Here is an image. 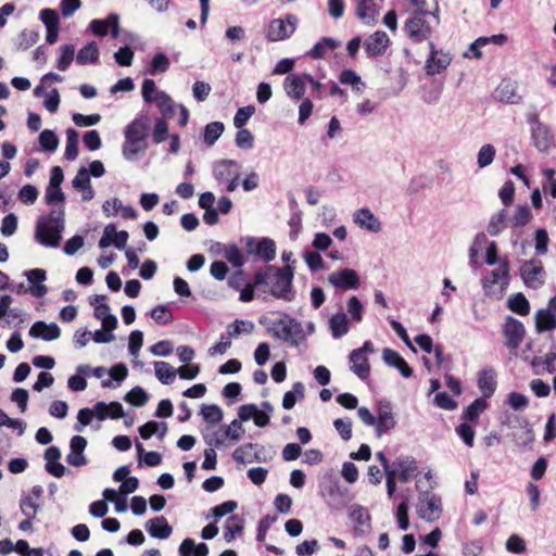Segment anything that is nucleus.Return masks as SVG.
I'll list each match as a JSON object with an SVG mask.
<instances>
[{"instance_id": "obj_1", "label": "nucleus", "mask_w": 556, "mask_h": 556, "mask_svg": "<svg viewBox=\"0 0 556 556\" xmlns=\"http://www.w3.org/2000/svg\"><path fill=\"white\" fill-rule=\"evenodd\" d=\"M64 230L63 211H51L49 215L40 216L35 228V240L47 248L59 247Z\"/></svg>"}, {"instance_id": "obj_2", "label": "nucleus", "mask_w": 556, "mask_h": 556, "mask_svg": "<svg viewBox=\"0 0 556 556\" xmlns=\"http://www.w3.org/2000/svg\"><path fill=\"white\" fill-rule=\"evenodd\" d=\"M148 122L144 118L134 119L125 128V141L123 143L122 152L126 160L134 161L140 154L144 153L147 143Z\"/></svg>"}, {"instance_id": "obj_3", "label": "nucleus", "mask_w": 556, "mask_h": 556, "mask_svg": "<svg viewBox=\"0 0 556 556\" xmlns=\"http://www.w3.org/2000/svg\"><path fill=\"white\" fill-rule=\"evenodd\" d=\"M509 261L504 257L500 261V266L491 270L482 279V289L485 295L501 299L509 286Z\"/></svg>"}, {"instance_id": "obj_4", "label": "nucleus", "mask_w": 556, "mask_h": 556, "mask_svg": "<svg viewBox=\"0 0 556 556\" xmlns=\"http://www.w3.org/2000/svg\"><path fill=\"white\" fill-rule=\"evenodd\" d=\"M43 488L34 485L28 493L22 494L20 498V510L24 519L20 522L18 529L23 532L33 530V521L41 508Z\"/></svg>"}, {"instance_id": "obj_5", "label": "nucleus", "mask_w": 556, "mask_h": 556, "mask_svg": "<svg viewBox=\"0 0 556 556\" xmlns=\"http://www.w3.org/2000/svg\"><path fill=\"white\" fill-rule=\"evenodd\" d=\"M519 273L527 288L538 290L545 283L546 273L541 260L531 258L523 261Z\"/></svg>"}, {"instance_id": "obj_6", "label": "nucleus", "mask_w": 556, "mask_h": 556, "mask_svg": "<svg viewBox=\"0 0 556 556\" xmlns=\"http://www.w3.org/2000/svg\"><path fill=\"white\" fill-rule=\"evenodd\" d=\"M213 175L219 184L227 186V191L232 192L238 187L240 166L235 161L223 160L214 165Z\"/></svg>"}, {"instance_id": "obj_7", "label": "nucleus", "mask_w": 556, "mask_h": 556, "mask_svg": "<svg viewBox=\"0 0 556 556\" xmlns=\"http://www.w3.org/2000/svg\"><path fill=\"white\" fill-rule=\"evenodd\" d=\"M426 13L415 14L404 23L403 30L415 43L429 40L432 34L431 26L426 22Z\"/></svg>"}, {"instance_id": "obj_8", "label": "nucleus", "mask_w": 556, "mask_h": 556, "mask_svg": "<svg viewBox=\"0 0 556 556\" xmlns=\"http://www.w3.org/2000/svg\"><path fill=\"white\" fill-rule=\"evenodd\" d=\"M245 251L249 255L257 257L264 262L273 261L276 256V243L268 238L256 239L248 237L243 239Z\"/></svg>"}, {"instance_id": "obj_9", "label": "nucleus", "mask_w": 556, "mask_h": 556, "mask_svg": "<svg viewBox=\"0 0 556 556\" xmlns=\"http://www.w3.org/2000/svg\"><path fill=\"white\" fill-rule=\"evenodd\" d=\"M328 282L342 290H357L361 287V278L356 270L342 268L333 271L327 277Z\"/></svg>"}, {"instance_id": "obj_10", "label": "nucleus", "mask_w": 556, "mask_h": 556, "mask_svg": "<svg viewBox=\"0 0 556 556\" xmlns=\"http://www.w3.org/2000/svg\"><path fill=\"white\" fill-rule=\"evenodd\" d=\"M442 511L441 498L435 494L425 493L419 496L417 513L427 521H434L440 518Z\"/></svg>"}, {"instance_id": "obj_11", "label": "nucleus", "mask_w": 556, "mask_h": 556, "mask_svg": "<svg viewBox=\"0 0 556 556\" xmlns=\"http://www.w3.org/2000/svg\"><path fill=\"white\" fill-rule=\"evenodd\" d=\"M280 339L288 342L292 346H299L305 340V333L301 323L293 318L285 316L280 318Z\"/></svg>"}, {"instance_id": "obj_12", "label": "nucleus", "mask_w": 556, "mask_h": 556, "mask_svg": "<svg viewBox=\"0 0 556 556\" xmlns=\"http://www.w3.org/2000/svg\"><path fill=\"white\" fill-rule=\"evenodd\" d=\"M506 338V346L510 350H517L526 334L523 324L513 316H507L503 328Z\"/></svg>"}, {"instance_id": "obj_13", "label": "nucleus", "mask_w": 556, "mask_h": 556, "mask_svg": "<svg viewBox=\"0 0 556 556\" xmlns=\"http://www.w3.org/2000/svg\"><path fill=\"white\" fill-rule=\"evenodd\" d=\"M396 420L389 401H380L376 417V434L381 437L383 433L394 429Z\"/></svg>"}, {"instance_id": "obj_14", "label": "nucleus", "mask_w": 556, "mask_h": 556, "mask_svg": "<svg viewBox=\"0 0 556 556\" xmlns=\"http://www.w3.org/2000/svg\"><path fill=\"white\" fill-rule=\"evenodd\" d=\"M535 329L539 333L556 329V295L548 301L547 307L535 313Z\"/></svg>"}, {"instance_id": "obj_15", "label": "nucleus", "mask_w": 556, "mask_h": 556, "mask_svg": "<svg viewBox=\"0 0 556 556\" xmlns=\"http://www.w3.org/2000/svg\"><path fill=\"white\" fill-rule=\"evenodd\" d=\"M418 469L417 460L410 455L399 456L391 466V471L401 482H408Z\"/></svg>"}, {"instance_id": "obj_16", "label": "nucleus", "mask_w": 556, "mask_h": 556, "mask_svg": "<svg viewBox=\"0 0 556 556\" xmlns=\"http://www.w3.org/2000/svg\"><path fill=\"white\" fill-rule=\"evenodd\" d=\"M105 299V295H94L90 304L94 306V317L101 320L102 327L106 330H114L117 325V318L111 314Z\"/></svg>"}, {"instance_id": "obj_17", "label": "nucleus", "mask_w": 556, "mask_h": 556, "mask_svg": "<svg viewBox=\"0 0 556 556\" xmlns=\"http://www.w3.org/2000/svg\"><path fill=\"white\" fill-rule=\"evenodd\" d=\"M390 43V38L383 30H377L370 35L364 46L367 56L378 58L386 53Z\"/></svg>"}, {"instance_id": "obj_18", "label": "nucleus", "mask_w": 556, "mask_h": 556, "mask_svg": "<svg viewBox=\"0 0 556 556\" xmlns=\"http://www.w3.org/2000/svg\"><path fill=\"white\" fill-rule=\"evenodd\" d=\"M87 447V440L81 435H74L70 442V453L66 456V462L73 467H81L87 464V458L84 454Z\"/></svg>"}, {"instance_id": "obj_19", "label": "nucleus", "mask_w": 556, "mask_h": 556, "mask_svg": "<svg viewBox=\"0 0 556 556\" xmlns=\"http://www.w3.org/2000/svg\"><path fill=\"white\" fill-rule=\"evenodd\" d=\"M25 277L29 283L28 292L35 298H42L47 294L48 288L45 285L47 279L46 270L35 268L25 271Z\"/></svg>"}, {"instance_id": "obj_20", "label": "nucleus", "mask_w": 556, "mask_h": 556, "mask_svg": "<svg viewBox=\"0 0 556 556\" xmlns=\"http://www.w3.org/2000/svg\"><path fill=\"white\" fill-rule=\"evenodd\" d=\"M102 210L108 217L119 214L121 217L124 219L137 218V212L135 211V208L130 205H123L122 201L118 198L106 200L102 204Z\"/></svg>"}, {"instance_id": "obj_21", "label": "nucleus", "mask_w": 556, "mask_h": 556, "mask_svg": "<svg viewBox=\"0 0 556 556\" xmlns=\"http://www.w3.org/2000/svg\"><path fill=\"white\" fill-rule=\"evenodd\" d=\"M89 27L94 35L104 36L111 30L112 37L116 38L119 31V17L117 14H110L105 20L91 21Z\"/></svg>"}, {"instance_id": "obj_22", "label": "nucleus", "mask_w": 556, "mask_h": 556, "mask_svg": "<svg viewBox=\"0 0 556 556\" xmlns=\"http://www.w3.org/2000/svg\"><path fill=\"white\" fill-rule=\"evenodd\" d=\"M31 338H40L45 341H53L60 338L61 329L55 323L46 324L45 321H36L29 329Z\"/></svg>"}, {"instance_id": "obj_23", "label": "nucleus", "mask_w": 556, "mask_h": 556, "mask_svg": "<svg viewBox=\"0 0 556 556\" xmlns=\"http://www.w3.org/2000/svg\"><path fill=\"white\" fill-rule=\"evenodd\" d=\"M146 530L152 538L159 540H165L169 538L173 532L172 526L163 516L149 519L146 522Z\"/></svg>"}, {"instance_id": "obj_24", "label": "nucleus", "mask_w": 556, "mask_h": 556, "mask_svg": "<svg viewBox=\"0 0 556 556\" xmlns=\"http://www.w3.org/2000/svg\"><path fill=\"white\" fill-rule=\"evenodd\" d=\"M382 359L388 366L396 368L404 378L413 376V369L396 351L389 348L383 349Z\"/></svg>"}, {"instance_id": "obj_25", "label": "nucleus", "mask_w": 556, "mask_h": 556, "mask_svg": "<svg viewBox=\"0 0 556 556\" xmlns=\"http://www.w3.org/2000/svg\"><path fill=\"white\" fill-rule=\"evenodd\" d=\"M238 416L241 422L253 419L254 424L258 427H264L269 421L268 415L265 412L258 409V407L254 404L242 405L239 408Z\"/></svg>"}, {"instance_id": "obj_26", "label": "nucleus", "mask_w": 556, "mask_h": 556, "mask_svg": "<svg viewBox=\"0 0 556 556\" xmlns=\"http://www.w3.org/2000/svg\"><path fill=\"white\" fill-rule=\"evenodd\" d=\"M351 370L362 380L369 377L370 366L367 356L361 350H353L349 356Z\"/></svg>"}, {"instance_id": "obj_27", "label": "nucleus", "mask_w": 556, "mask_h": 556, "mask_svg": "<svg viewBox=\"0 0 556 556\" xmlns=\"http://www.w3.org/2000/svg\"><path fill=\"white\" fill-rule=\"evenodd\" d=\"M73 187L81 192L83 201H90L94 197V190L91 187L90 177L87 168L81 167L72 181Z\"/></svg>"}, {"instance_id": "obj_28", "label": "nucleus", "mask_w": 556, "mask_h": 556, "mask_svg": "<svg viewBox=\"0 0 556 556\" xmlns=\"http://www.w3.org/2000/svg\"><path fill=\"white\" fill-rule=\"evenodd\" d=\"M354 222L363 229L371 232L381 230V223L368 208H359L354 213Z\"/></svg>"}, {"instance_id": "obj_29", "label": "nucleus", "mask_w": 556, "mask_h": 556, "mask_svg": "<svg viewBox=\"0 0 556 556\" xmlns=\"http://www.w3.org/2000/svg\"><path fill=\"white\" fill-rule=\"evenodd\" d=\"M306 78L304 75H289L283 83L286 93L295 100H300L305 93Z\"/></svg>"}, {"instance_id": "obj_30", "label": "nucleus", "mask_w": 556, "mask_h": 556, "mask_svg": "<svg viewBox=\"0 0 556 556\" xmlns=\"http://www.w3.org/2000/svg\"><path fill=\"white\" fill-rule=\"evenodd\" d=\"M534 146L540 151H547L553 142V137L546 125L538 123L531 127Z\"/></svg>"}, {"instance_id": "obj_31", "label": "nucleus", "mask_w": 556, "mask_h": 556, "mask_svg": "<svg viewBox=\"0 0 556 556\" xmlns=\"http://www.w3.org/2000/svg\"><path fill=\"white\" fill-rule=\"evenodd\" d=\"M496 374L494 369L486 368L478 374V388L484 397H491L496 390Z\"/></svg>"}, {"instance_id": "obj_32", "label": "nucleus", "mask_w": 556, "mask_h": 556, "mask_svg": "<svg viewBox=\"0 0 556 556\" xmlns=\"http://www.w3.org/2000/svg\"><path fill=\"white\" fill-rule=\"evenodd\" d=\"M225 428H218L217 426L204 427L202 429V435L205 443L212 448L220 447L226 444L227 435Z\"/></svg>"}, {"instance_id": "obj_33", "label": "nucleus", "mask_w": 556, "mask_h": 556, "mask_svg": "<svg viewBox=\"0 0 556 556\" xmlns=\"http://www.w3.org/2000/svg\"><path fill=\"white\" fill-rule=\"evenodd\" d=\"M452 58L448 53H444L442 51L439 52L438 55L428 58L425 64V71L428 75L434 76L440 74L442 71L447 68L451 64Z\"/></svg>"}, {"instance_id": "obj_34", "label": "nucleus", "mask_w": 556, "mask_h": 556, "mask_svg": "<svg viewBox=\"0 0 556 556\" xmlns=\"http://www.w3.org/2000/svg\"><path fill=\"white\" fill-rule=\"evenodd\" d=\"M199 414L205 427L218 426L224 418V412L216 404H202Z\"/></svg>"}, {"instance_id": "obj_35", "label": "nucleus", "mask_w": 556, "mask_h": 556, "mask_svg": "<svg viewBox=\"0 0 556 556\" xmlns=\"http://www.w3.org/2000/svg\"><path fill=\"white\" fill-rule=\"evenodd\" d=\"M494 97L501 101L506 103H518L520 101V97L517 94L516 86L511 81H502L497 88L495 89Z\"/></svg>"}, {"instance_id": "obj_36", "label": "nucleus", "mask_w": 556, "mask_h": 556, "mask_svg": "<svg viewBox=\"0 0 556 556\" xmlns=\"http://www.w3.org/2000/svg\"><path fill=\"white\" fill-rule=\"evenodd\" d=\"M339 46H340V41H338L333 38H330V37H323L307 52V55L315 60L324 59L328 51L334 50Z\"/></svg>"}, {"instance_id": "obj_37", "label": "nucleus", "mask_w": 556, "mask_h": 556, "mask_svg": "<svg viewBox=\"0 0 556 556\" xmlns=\"http://www.w3.org/2000/svg\"><path fill=\"white\" fill-rule=\"evenodd\" d=\"M355 14L366 25L376 23V10L372 0H356Z\"/></svg>"}, {"instance_id": "obj_38", "label": "nucleus", "mask_w": 556, "mask_h": 556, "mask_svg": "<svg viewBox=\"0 0 556 556\" xmlns=\"http://www.w3.org/2000/svg\"><path fill=\"white\" fill-rule=\"evenodd\" d=\"M329 328L333 338L339 339L349 332V319L345 313L333 314L329 319Z\"/></svg>"}, {"instance_id": "obj_39", "label": "nucleus", "mask_w": 556, "mask_h": 556, "mask_svg": "<svg viewBox=\"0 0 556 556\" xmlns=\"http://www.w3.org/2000/svg\"><path fill=\"white\" fill-rule=\"evenodd\" d=\"M507 219L508 214L505 208L493 214L486 227L488 233L492 237L498 236L506 228Z\"/></svg>"}, {"instance_id": "obj_40", "label": "nucleus", "mask_w": 556, "mask_h": 556, "mask_svg": "<svg viewBox=\"0 0 556 556\" xmlns=\"http://www.w3.org/2000/svg\"><path fill=\"white\" fill-rule=\"evenodd\" d=\"M243 527H244V522L239 516L233 515V516L229 517L225 523V531H224L225 541L227 543H230L236 539V536L241 535L243 532Z\"/></svg>"}, {"instance_id": "obj_41", "label": "nucleus", "mask_w": 556, "mask_h": 556, "mask_svg": "<svg viewBox=\"0 0 556 556\" xmlns=\"http://www.w3.org/2000/svg\"><path fill=\"white\" fill-rule=\"evenodd\" d=\"M531 366L536 375L541 372L540 367L548 374H554L556 371V353L551 352L544 356H535L531 361Z\"/></svg>"}, {"instance_id": "obj_42", "label": "nucleus", "mask_w": 556, "mask_h": 556, "mask_svg": "<svg viewBox=\"0 0 556 556\" xmlns=\"http://www.w3.org/2000/svg\"><path fill=\"white\" fill-rule=\"evenodd\" d=\"M507 307L521 316H527L530 313V303L521 292L514 293L508 298Z\"/></svg>"}, {"instance_id": "obj_43", "label": "nucleus", "mask_w": 556, "mask_h": 556, "mask_svg": "<svg viewBox=\"0 0 556 556\" xmlns=\"http://www.w3.org/2000/svg\"><path fill=\"white\" fill-rule=\"evenodd\" d=\"M99 59V49L96 42H89L83 47L77 55L76 62L79 65L94 64Z\"/></svg>"}, {"instance_id": "obj_44", "label": "nucleus", "mask_w": 556, "mask_h": 556, "mask_svg": "<svg viewBox=\"0 0 556 556\" xmlns=\"http://www.w3.org/2000/svg\"><path fill=\"white\" fill-rule=\"evenodd\" d=\"M305 396V388L302 382H295L292 390L285 393L282 399V407L291 409L294 407L298 401L303 400Z\"/></svg>"}, {"instance_id": "obj_45", "label": "nucleus", "mask_w": 556, "mask_h": 556, "mask_svg": "<svg viewBox=\"0 0 556 556\" xmlns=\"http://www.w3.org/2000/svg\"><path fill=\"white\" fill-rule=\"evenodd\" d=\"M154 370L156 378L163 384L173 383L177 375V370H175L170 364L162 361L154 362Z\"/></svg>"}, {"instance_id": "obj_46", "label": "nucleus", "mask_w": 556, "mask_h": 556, "mask_svg": "<svg viewBox=\"0 0 556 556\" xmlns=\"http://www.w3.org/2000/svg\"><path fill=\"white\" fill-rule=\"evenodd\" d=\"M154 103L165 118H170L175 114V102L166 92L157 93Z\"/></svg>"}, {"instance_id": "obj_47", "label": "nucleus", "mask_w": 556, "mask_h": 556, "mask_svg": "<svg viewBox=\"0 0 556 556\" xmlns=\"http://www.w3.org/2000/svg\"><path fill=\"white\" fill-rule=\"evenodd\" d=\"M60 56L56 62L59 71H66L75 56V47L73 45H63L59 48Z\"/></svg>"}, {"instance_id": "obj_48", "label": "nucleus", "mask_w": 556, "mask_h": 556, "mask_svg": "<svg viewBox=\"0 0 556 556\" xmlns=\"http://www.w3.org/2000/svg\"><path fill=\"white\" fill-rule=\"evenodd\" d=\"M532 219V213L528 205H518L510 219L511 224L516 228L525 227Z\"/></svg>"}, {"instance_id": "obj_49", "label": "nucleus", "mask_w": 556, "mask_h": 556, "mask_svg": "<svg viewBox=\"0 0 556 556\" xmlns=\"http://www.w3.org/2000/svg\"><path fill=\"white\" fill-rule=\"evenodd\" d=\"M78 155V132L75 129L66 130L65 157L74 161Z\"/></svg>"}, {"instance_id": "obj_50", "label": "nucleus", "mask_w": 556, "mask_h": 556, "mask_svg": "<svg viewBox=\"0 0 556 556\" xmlns=\"http://www.w3.org/2000/svg\"><path fill=\"white\" fill-rule=\"evenodd\" d=\"M38 140L41 149L47 152H54L59 147V138L55 132L50 129H45L39 135Z\"/></svg>"}, {"instance_id": "obj_51", "label": "nucleus", "mask_w": 556, "mask_h": 556, "mask_svg": "<svg viewBox=\"0 0 556 556\" xmlns=\"http://www.w3.org/2000/svg\"><path fill=\"white\" fill-rule=\"evenodd\" d=\"M496 149L493 144L486 143L483 144L477 155V164L479 168H484L489 166L495 157Z\"/></svg>"}, {"instance_id": "obj_52", "label": "nucleus", "mask_w": 556, "mask_h": 556, "mask_svg": "<svg viewBox=\"0 0 556 556\" xmlns=\"http://www.w3.org/2000/svg\"><path fill=\"white\" fill-rule=\"evenodd\" d=\"M485 408L486 402L483 399H477L464 410L463 418L469 421H477Z\"/></svg>"}, {"instance_id": "obj_53", "label": "nucleus", "mask_w": 556, "mask_h": 556, "mask_svg": "<svg viewBox=\"0 0 556 556\" xmlns=\"http://www.w3.org/2000/svg\"><path fill=\"white\" fill-rule=\"evenodd\" d=\"M224 132V124L220 122H212L205 126L204 141L207 146H213Z\"/></svg>"}, {"instance_id": "obj_54", "label": "nucleus", "mask_w": 556, "mask_h": 556, "mask_svg": "<svg viewBox=\"0 0 556 556\" xmlns=\"http://www.w3.org/2000/svg\"><path fill=\"white\" fill-rule=\"evenodd\" d=\"M157 428H162L160 438H163L167 432V426L165 422L149 421L139 428V433L142 439L148 440L154 433H157Z\"/></svg>"}, {"instance_id": "obj_55", "label": "nucleus", "mask_w": 556, "mask_h": 556, "mask_svg": "<svg viewBox=\"0 0 556 556\" xmlns=\"http://www.w3.org/2000/svg\"><path fill=\"white\" fill-rule=\"evenodd\" d=\"M346 309L352 320L359 323L363 319L364 305L356 295H352L349 298L346 302Z\"/></svg>"}, {"instance_id": "obj_56", "label": "nucleus", "mask_w": 556, "mask_h": 556, "mask_svg": "<svg viewBox=\"0 0 556 556\" xmlns=\"http://www.w3.org/2000/svg\"><path fill=\"white\" fill-rule=\"evenodd\" d=\"M298 25L296 16L289 14L285 20H280V40L291 37Z\"/></svg>"}, {"instance_id": "obj_57", "label": "nucleus", "mask_w": 556, "mask_h": 556, "mask_svg": "<svg viewBox=\"0 0 556 556\" xmlns=\"http://www.w3.org/2000/svg\"><path fill=\"white\" fill-rule=\"evenodd\" d=\"M40 20L47 29H59L60 17L55 10L43 9L40 11Z\"/></svg>"}, {"instance_id": "obj_58", "label": "nucleus", "mask_w": 556, "mask_h": 556, "mask_svg": "<svg viewBox=\"0 0 556 556\" xmlns=\"http://www.w3.org/2000/svg\"><path fill=\"white\" fill-rule=\"evenodd\" d=\"M254 113H255V108L253 105H247V106L238 109V111L233 117L235 127L242 128Z\"/></svg>"}, {"instance_id": "obj_59", "label": "nucleus", "mask_w": 556, "mask_h": 556, "mask_svg": "<svg viewBox=\"0 0 556 556\" xmlns=\"http://www.w3.org/2000/svg\"><path fill=\"white\" fill-rule=\"evenodd\" d=\"M151 317L161 325L169 324L173 319L172 312L166 305H157L151 311Z\"/></svg>"}, {"instance_id": "obj_60", "label": "nucleus", "mask_w": 556, "mask_h": 556, "mask_svg": "<svg viewBox=\"0 0 556 556\" xmlns=\"http://www.w3.org/2000/svg\"><path fill=\"white\" fill-rule=\"evenodd\" d=\"M225 431L227 439L231 442L239 441L244 434L242 422L237 419L232 420L228 426H226Z\"/></svg>"}, {"instance_id": "obj_61", "label": "nucleus", "mask_w": 556, "mask_h": 556, "mask_svg": "<svg viewBox=\"0 0 556 556\" xmlns=\"http://www.w3.org/2000/svg\"><path fill=\"white\" fill-rule=\"evenodd\" d=\"M333 426L344 441L352 438V420L350 418H338L333 421Z\"/></svg>"}, {"instance_id": "obj_62", "label": "nucleus", "mask_w": 556, "mask_h": 556, "mask_svg": "<svg viewBox=\"0 0 556 556\" xmlns=\"http://www.w3.org/2000/svg\"><path fill=\"white\" fill-rule=\"evenodd\" d=\"M17 229V217L15 214L10 213L5 215L1 223L0 231L4 237H10L15 233Z\"/></svg>"}, {"instance_id": "obj_63", "label": "nucleus", "mask_w": 556, "mask_h": 556, "mask_svg": "<svg viewBox=\"0 0 556 556\" xmlns=\"http://www.w3.org/2000/svg\"><path fill=\"white\" fill-rule=\"evenodd\" d=\"M253 328L254 325L252 321L237 319L232 325L229 326L228 333L230 337H237L241 333H250Z\"/></svg>"}, {"instance_id": "obj_64", "label": "nucleus", "mask_w": 556, "mask_h": 556, "mask_svg": "<svg viewBox=\"0 0 556 556\" xmlns=\"http://www.w3.org/2000/svg\"><path fill=\"white\" fill-rule=\"evenodd\" d=\"M125 400L135 406H142L147 403L148 395L142 388L136 387L127 393Z\"/></svg>"}]
</instances>
